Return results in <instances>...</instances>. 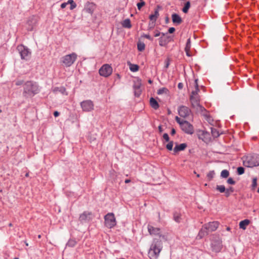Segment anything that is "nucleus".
<instances>
[{"label":"nucleus","instance_id":"obj_20","mask_svg":"<svg viewBox=\"0 0 259 259\" xmlns=\"http://www.w3.org/2000/svg\"><path fill=\"white\" fill-rule=\"evenodd\" d=\"M187 147V144L186 143H182L180 144H178L176 143V146L174 148V154H176L180 151L184 150Z\"/></svg>","mask_w":259,"mask_h":259},{"label":"nucleus","instance_id":"obj_59","mask_svg":"<svg viewBox=\"0 0 259 259\" xmlns=\"http://www.w3.org/2000/svg\"><path fill=\"white\" fill-rule=\"evenodd\" d=\"M198 81V79H195V81H194L195 87H197V88L199 87Z\"/></svg>","mask_w":259,"mask_h":259},{"label":"nucleus","instance_id":"obj_31","mask_svg":"<svg viewBox=\"0 0 259 259\" xmlns=\"http://www.w3.org/2000/svg\"><path fill=\"white\" fill-rule=\"evenodd\" d=\"M76 243H77V242L75 240V239H70L68 241V242H67V243L66 244V246H68V247H74L75 246Z\"/></svg>","mask_w":259,"mask_h":259},{"label":"nucleus","instance_id":"obj_10","mask_svg":"<svg viewBox=\"0 0 259 259\" xmlns=\"http://www.w3.org/2000/svg\"><path fill=\"white\" fill-rule=\"evenodd\" d=\"M37 23V18L32 16L28 18L26 23V29L28 31H33L36 27Z\"/></svg>","mask_w":259,"mask_h":259},{"label":"nucleus","instance_id":"obj_19","mask_svg":"<svg viewBox=\"0 0 259 259\" xmlns=\"http://www.w3.org/2000/svg\"><path fill=\"white\" fill-rule=\"evenodd\" d=\"M141 85V83L139 81L135 82L134 84L133 85L135 96L137 97H139L141 94V90L140 89Z\"/></svg>","mask_w":259,"mask_h":259},{"label":"nucleus","instance_id":"obj_27","mask_svg":"<svg viewBox=\"0 0 259 259\" xmlns=\"http://www.w3.org/2000/svg\"><path fill=\"white\" fill-rule=\"evenodd\" d=\"M191 46V39L189 38L187 40L186 47L185 48V51L186 52V55L188 57L191 56V54L190 53Z\"/></svg>","mask_w":259,"mask_h":259},{"label":"nucleus","instance_id":"obj_17","mask_svg":"<svg viewBox=\"0 0 259 259\" xmlns=\"http://www.w3.org/2000/svg\"><path fill=\"white\" fill-rule=\"evenodd\" d=\"M173 220L177 223H180L182 221V214L180 210H176L172 212Z\"/></svg>","mask_w":259,"mask_h":259},{"label":"nucleus","instance_id":"obj_24","mask_svg":"<svg viewBox=\"0 0 259 259\" xmlns=\"http://www.w3.org/2000/svg\"><path fill=\"white\" fill-rule=\"evenodd\" d=\"M150 105L152 108L157 110L159 107V105L157 100L153 97L150 98Z\"/></svg>","mask_w":259,"mask_h":259},{"label":"nucleus","instance_id":"obj_18","mask_svg":"<svg viewBox=\"0 0 259 259\" xmlns=\"http://www.w3.org/2000/svg\"><path fill=\"white\" fill-rule=\"evenodd\" d=\"M211 246L212 250L215 252H219L222 249L221 242L220 240L212 242Z\"/></svg>","mask_w":259,"mask_h":259},{"label":"nucleus","instance_id":"obj_64","mask_svg":"<svg viewBox=\"0 0 259 259\" xmlns=\"http://www.w3.org/2000/svg\"><path fill=\"white\" fill-rule=\"evenodd\" d=\"M208 134H209L207 132H203L202 135H204V136H205V135H208Z\"/></svg>","mask_w":259,"mask_h":259},{"label":"nucleus","instance_id":"obj_7","mask_svg":"<svg viewBox=\"0 0 259 259\" xmlns=\"http://www.w3.org/2000/svg\"><path fill=\"white\" fill-rule=\"evenodd\" d=\"M112 72V68L109 64L103 65L99 69V73L101 76L108 77Z\"/></svg>","mask_w":259,"mask_h":259},{"label":"nucleus","instance_id":"obj_51","mask_svg":"<svg viewBox=\"0 0 259 259\" xmlns=\"http://www.w3.org/2000/svg\"><path fill=\"white\" fill-rule=\"evenodd\" d=\"M169 64H170V60L168 58H167L165 61L164 67L165 68H167L169 67Z\"/></svg>","mask_w":259,"mask_h":259},{"label":"nucleus","instance_id":"obj_45","mask_svg":"<svg viewBox=\"0 0 259 259\" xmlns=\"http://www.w3.org/2000/svg\"><path fill=\"white\" fill-rule=\"evenodd\" d=\"M257 186V178H254L252 179L251 187L252 189H254Z\"/></svg>","mask_w":259,"mask_h":259},{"label":"nucleus","instance_id":"obj_35","mask_svg":"<svg viewBox=\"0 0 259 259\" xmlns=\"http://www.w3.org/2000/svg\"><path fill=\"white\" fill-rule=\"evenodd\" d=\"M215 189L217 191L220 192V193H224L226 191V188L224 185H217L215 187Z\"/></svg>","mask_w":259,"mask_h":259},{"label":"nucleus","instance_id":"obj_44","mask_svg":"<svg viewBox=\"0 0 259 259\" xmlns=\"http://www.w3.org/2000/svg\"><path fill=\"white\" fill-rule=\"evenodd\" d=\"M155 22L154 21H150L148 25V30H150L153 29L155 26Z\"/></svg>","mask_w":259,"mask_h":259},{"label":"nucleus","instance_id":"obj_11","mask_svg":"<svg viewBox=\"0 0 259 259\" xmlns=\"http://www.w3.org/2000/svg\"><path fill=\"white\" fill-rule=\"evenodd\" d=\"M92 220V213L88 211H85L80 214L79 217V222L83 224L89 223Z\"/></svg>","mask_w":259,"mask_h":259},{"label":"nucleus","instance_id":"obj_58","mask_svg":"<svg viewBox=\"0 0 259 259\" xmlns=\"http://www.w3.org/2000/svg\"><path fill=\"white\" fill-rule=\"evenodd\" d=\"M53 114H54V116L55 117H58L60 115V113L57 111H54Z\"/></svg>","mask_w":259,"mask_h":259},{"label":"nucleus","instance_id":"obj_48","mask_svg":"<svg viewBox=\"0 0 259 259\" xmlns=\"http://www.w3.org/2000/svg\"><path fill=\"white\" fill-rule=\"evenodd\" d=\"M142 36L145 38H147L148 39H149L151 41H153V37H152L149 34H143L142 35Z\"/></svg>","mask_w":259,"mask_h":259},{"label":"nucleus","instance_id":"obj_16","mask_svg":"<svg viewBox=\"0 0 259 259\" xmlns=\"http://www.w3.org/2000/svg\"><path fill=\"white\" fill-rule=\"evenodd\" d=\"M209 231L208 230V229H207L206 227L205 226V225H203L202 226V228L199 231L198 234L197 236V238L200 239L203 238L204 236H207L208 233Z\"/></svg>","mask_w":259,"mask_h":259},{"label":"nucleus","instance_id":"obj_50","mask_svg":"<svg viewBox=\"0 0 259 259\" xmlns=\"http://www.w3.org/2000/svg\"><path fill=\"white\" fill-rule=\"evenodd\" d=\"M176 121L180 124V126H181V124L183 123V120H181L180 118L178 116L176 117Z\"/></svg>","mask_w":259,"mask_h":259},{"label":"nucleus","instance_id":"obj_2","mask_svg":"<svg viewBox=\"0 0 259 259\" xmlns=\"http://www.w3.org/2000/svg\"><path fill=\"white\" fill-rule=\"evenodd\" d=\"M40 91V88L36 82L27 81L23 84L22 95L25 99L31 98L38 94Z\"/></svg>","mask_w":259,"mask_h":259},{"label":"nucleus","instance_id":"obj_36","mask_svg":"<svg viewBox=\"0 0 259 259\" xmlns=\"http://www.w3.org/2000/svg\"><path fill=\"white\" fill-rule=\"evenodd\" d=\"M215 175V172L214 170H210L207 174V179L208 181H210L212 180L214 176Z\"/></svg>","mask_w":259,"mask_h":259},{"label":"nucleus","instance_id":"obj_40","mask_svg":"<svg viewBox=\"0 0 259 259\" xmlns=\"http://www.w3.org/2000/svg\"><path fill=\"white\" fill-rule=\"evenodd\" d=\"M245 169L243 167L239 166L237 168V173L238 175H241L244 173Z\"/></svg>","mask_w":259,"mask_h":259},{"label":"nucleus","instance_id":"obj_55","mask_svg":"<svg viewBox=\"0 0 259 259\" xmlns=\"http://www.w3.org/2000/svg\"><path fill=\"white\" fill-rule=\"evenodd\" d=\"M161 33H160V31H158V30H156L154 32V36L155 37H157V36H159Z\"/></svg>","mask_w":259,"mask_h":259},{"label":"nucleus","instance_id":"obj_6","mask_svg":"<svg viewBox=\"0 0 259 259\" xmlns=\"http://www.w3.org/2000/svg\"><path fill=\"white\" fill-rule=\"evenodd\" d=\"M77 59V55L75 53L65 55L62 58V62L66 67L72 65Z\"/></svg>","mask_w":259,"mask_h":259},{"label":"nucleus","instance_id":"obj_54","mask_svg":"<svg viewBox=\"0 0 259 259\" xmlns=\"http://www.w3.org/2000/svg\"><path fill=\"white\" fill-rule=\"evenodd\" d=\"M224 193H225V196L226 197H229L231 195V193H230L229 191H228L226 189V191L224 192Z\"/></svg>","mask_w":259,"mask_h":259},{"label":"nucleus","instance_id":"obj_8","mask_svg":"<svg viewBox=\"0 0 259 259\" xmlns=\"http://www.w3.org/2000/svg\"><path fill=\"white\" fill-rule=\"evenodd\" d=\"M180 127L181 130L187 134L192 135L194 132L193 126L187 120L183 121Z\"/></svg>","mask_w":259,"mask_h":259},{"label":"nucleus","instance_id":"obj_43","mask_svg":"<svg viewBox=\"0 0 259 259\" xmlns=\"http://www.w3.org/2000/svg\"><path fill=\"white\" fill-rule=\"evenodd\" d=\"M68 3L70 4V10H73L76 7V4L73 0H69Z\"/></svg>","mask_w":259,"mask_h":259},{"label":"nucleus","instance_id":"obj_62","mask_svg":"<svg viewBox=\"0 0 259 259\" xmlns=\"http://www.w3.org/2000/svg\"><path fill=\"white\" fill-rule=\"evenodd\" d=\"M166 40H169V41H170L171 37L170 36H166L165 37H164Z\"/></svg>","mask_w":259,"mask_h":259},{"label":"nucleus","instance_id":"obj_28","mask_svg":"<svg viewBox=\"0 0 259 259\" xmlns=\"http://www.w3.org/2000/svg\"><path fill=\"white\" fill-rule=\"evenodd\" d=\"M122 26L124 28H131L132 27V24L130 19L127 18L124 20L121 23Z\"/></svg>","mask_w":259,"mask_h":259},{"label":"nucleus","instance_id":"obj_34","mask_svg":"<svg viewBox=\"0 0 259 259\" xmlns=\"http://www.w3.org/2000/svg\"><path fill=\"white\" fill-rule=\"evenodd\" d=\"M137 48L138 51L142 52L145 50V45L144 42L139 41L137 44Z\"/></svg>","mask_w":259,"mask_h":259},{"label":"nucleus","instance_id":"obj_13","mask_svg":"<svg viewBox=\"0 0 259 259\" xmlns=\"http://www.w3.org/2000/svg\"><path fill=\"white\" fill-rule=\"evenodd\" d=\"M96 8V5L93 3L88 2L84 6V11L92 15Z\"/></svg>","mask_w":259,"mask_h":259},{"label":"nucleus","instance_id":"obj_57","mask_svg":"<svg viewBox=\"0 0 259 259\" xmlns=\"http://www.w3.org/2000/svg\"><path fill=\"white\" fill-rule=\"evenodd\" d=\"M68 4V2L67 3H62L61 5V8L62 9H64L65 8L66 6Z\"/></svg>","mask_w":259,"mask_h":259},{"label":"nucleus","instance_id":"obj_21","mask_svg":"<svg viewBox=\"0 0 259 259\" xmlns=\"http://www.w3.org/2000/svg\"><path fill=\"white\" fill-rule=\"evenodd\" d=\"M171 18L172 22L176 25H179L182 22L181 17L176 13L171 15Z\"/></svg>","mask_w":259,"mask_h":259},{"label":"nucleus","instance_id":"obj_49","mask_svg":"<svg viewBox=\"0 0 259 259\" xmlns=\"http://www.w3.org/2000/svg\"><path fill=\"white\" fill-rule=\"evenodd\" d=\"M163 138L165 140L166 142H169V138L168 135L167 133H164L163 135Z\"/></svg>","mask_w":259,"mask_h":259},{"label":"nucleus","instance_id":"obj_38","mask_svg":"<svg viewBox=\"0 0 259 259\" xmlns=\"http://www.w3.org/2000/svg\"><path fill=\"white\" fill-rule=\"evenodd\" d=\"M229 171L227 169H224L221 173V177L223 178H227L229 176Z\"/></svg>","mask_w":259,"mask_h":259},{"label":"nucleus","instance_id":"obj_37","mask_svg":"<svg viewBox=\"0 0 259 259\" xmlns=\"http://www.w3.org/2000/svg\"><path fill=\"white\" fill-rule=\"evenodd\" d=\"M169 92L168 90L166 88H162L159 89L157 91V94L158 95H161L162 94H167Z\"/></svg>","mask_w":259,"mask_h":259},{"label":"nucleus","instance_id":"obj_23","mask_svg":"<svg viewBox=\"0 0 259 259\" xmlns=\"http://www.w3.org/2000/svg\"><path fill=\"white\" fill-rule=\"evenodd\" d=\"M160 8L159 6H157V8L154 10V13L153 14H151L149 16V19L150 21H156L157 18L159 16V9Z\"/></svg>","mask_w":259,"mask_h":259},{"label":"nucleus","instance_id":"obj_46","mask_svg":"<svg viewBox=\"0 0 259 259\" xmlns=\"http://www.w3.org/2000/svg\"><path fill=\"white\" fill-rule=\"evenodd\" d=\"M24 83L25 82L23 80L17 79L15 81V84L17 86L24 84Z\"/></svg>","mask_w":259,"mask_h":259},{"label":"nucleus","instance_id":"obj_3","mask_svg":"<svg viewBox=\"0 0 259 259\" xmlns=\"http://www.w3.org/2000/svg\"><path fill=\"white\" fill-rule=\"evenodd\" d=\"M243 165L248 167L259 166V155L249 154L243 157Z\"/></svg>","mask_w":259,"mask_h":259},{"label":"nucleus","instance_id":"obj_15","mask_svg":"<svg viewBox=\"0 0 259 259\" xmlns=\"http://www.w3.org/2000/svg\"><path fill=\"white\" fill-rule=\"evenodd\" d=\"M190 100L191 106L194 108H197V107L200 105L199 96H190Z\"/></svg>","mask_w":259,"mask_h":259},{"label":"nucleus","instance_id":"obj_26","mask_svg":"<svg viewBox=\"0 0 259 259\" xmlns=\"http://www.w3.org/2000/svg\"><path fill=\"white\" fill-rule=\"evenodd\" d=\"M250 221L248 219H245L240 222L239 226L240 229L245 230L247 226L249 224Z\"/></svg>","mask_w":259,"mask_h":259},{"label":"nucleus","instance_id":"obj_60","mask_svg":"<svg viewBox=\"0 0 259 259\" xmlns=\"http://www.w3.org/2000/svg\"><path fill=\"white\" fill-rule=\"evenodd\" d=\"M176 130L175 128H172L171 130L170 134L173 136L176 134Z\"/></svg>","mask_w":259,"mask_h":259},{"label":"nucleus","instance_id":"obj_56","mask_svg":"<svg viewBox=\"0 0 259 259\" xmlns=\"http://www.w3.org/2000/svg\"><path fill=\"white\" fill-rule=\"evenodd\" d=\"M178 88L179 89L181 90L183 88V84L182 82H179L178 85Z\"/></svg>","mask_w":259,"mask_h":259},{"label":"nucleus","instance_id":"obj_9","mask_svg":"<svg viewBox=\"0 0 259 259\" xmlns=\"http://www.w3.org/2000/svg\"><path fill=\"white\" fill-rule=\"evenodd\" d=\"M80 106L82 110L84 112H90L94 109V105L90 100H87L80 103Z\"/></svg>","mask_w":259,"mask_h":259},{"label":"nucleus","instance_id":"obj_22","mask_svg":"<svg viewBox=\"0 0 259 259\" xmlns=\"http://www.w3.org/2000/svg\"><path fill=\"white\" fill-rule=\"evenodd\" d=\"M53 93H54L55 94L57 93L58 92H59L61 94H62V95H68V93L66 92V90L65 88L64 87H55L53 89Z\"/></svg>","mask_w":259,"mask_h":259},{"label":"nucleus","instance_id":"obj_52","mask_svg":"<svg viewBox=\"0 0 259 259\" xmlns=\"http://www.w3.org/2000/svg\"><path fill=\"white\" fill-rule=\"evenodd\" d=\"M226 190L231 193L234 192L235 190L234 188L232 187H230L229 188H227Z\"/></svg>","mask_w":259,"mask_h":259},{"label":"nucleus","instance_id":"obj_39","mask_svg":"<svg viewBox=\"0 0 259 259\" xmlns=\"http://www.w3.org/2000/svg\"><path fill=\"white\" fill-rule=\"evenodd\" d=\"M145 5V2L143 0H140V2L137 3V6L139 10Z\"/></svg>","mask_w":259,"mask_h":259},{"label":"nucleus","instance_id":"obj_12","mask_svg":"<svg viewBox=\"0 0 259 259\" xmlns=\"http://www.w3.org/2000/svg\"><path fill=\"white\" fill-rule=\"evenodd\" d=\"M178 111L179 115L183 117L188 116L191 113L190 109L185 106H180L178 109Z\"/></svg>","mask_w":259,"mask_h":259},{"label":"nucleus","instance_id":"obj_42","mask_svg":"<svg viewBox=\"0 0 259 259\" xmlns=\"http://www.w3.org/2000/svg\"><path fill=\"white\" fill-rule=\"evenodd\" d=\"M195 90L191 92V94L190 96H199L198 95V93L200 91V90L199 89V87H195Z\"/></svg>","mask_w":259,"mask_h":259},{"label":"nucleus","instance_id":"obj_5","mask_svg":"<svg viewBox=\"0 0 259 259\" xmlns=\"http://www.w3.org/2000/svg\"><path fill=\"white\" fill-rule=\"evenodd\" d=\"M105 225L108 228H113L116 224V219L113 213H108L104 217Z\"/></svg>","mask_w":259,"mask_h":259},{"label":"nucleus","instance_id":"obj_41","mask_svg":"<svg viewBox=\"0 0 259 259\" xmlns=\"http://www.w3.org/2000/svg\"><path fill=\"white\" fill-rule=\"evenodd\" d=\"M173 145H174V141H169L168 142V143L166 145V148L168 151H171L172 149Z\"/></svg>","mask_w":259,"mask_h":259},{"label":"nucleus","instance_id":"obj_53","mask_svg":"<svg viewBox=\"0 0 259 259\" xmlns=\"http://www.w3.org/2000/svg\"><path fill=\"white\" fill-rule=\"evenodd\" d=\"M175 28L174 27H170L168 30L169 33H172L175 31Z\"/></svg>","mask_w":259,"mask_h":259},{"label":"nucleus","instance_id":"obj_47","mask_svg":"<svg viewBox=\"0 0 259 259\" xmlns=\"http://www.w3.org/2000/svg\"><path fill=\"white\" fill-rule=\"evenodd\" d=\"M227 182L228 184L230 185H235L236 184V182L232 178H229Z\"/></svg>","mask_w":259,"mask_h":259},{"label":"nucleus","instance_id":"obj_14","mask_svg":"<svg viewBox=\"0 0 259 259\" xmlns=\"http://www.w3.org/2000/svg\"><path fill=\"white\" fill-rule=\"evenodd\" d=\"M205 225L207 229H208L209 232H211L215 231L218 229L219 226V223L217 221H214L205 224Z\"/></svg>","mask_w":259,"mask_h":259},{"label":"nucleus","instance_id":"obj_63","mask_svg":"<svg viewBox=\"0 0 259 259\" xmlns=\"http://www.w3.org/2000/svg\"><path fill=\"white\" fill-rule=\"evenodd\" d=\"M130 182H131V180H130V179H126V180H125V183H130Z\"/></svg>","mask_w":259,"mask_h":259},{"label":"nucleus","instance_id":"obj_4","mask_svg":"<svg viewBox=\"0 0 259 259\" xmlns=\"http://www.w3.org/2000/svg\"><path fill=\"white\" fill-rule=\"evenodd\" d=\"M17 50L22 60H28L30 58L31 52L30 50L23 45H19L17 47Z\"/></svg>","mask_w":259,"mask_h":259},{"label":"nucleus","instance_id":"obj_25","mask_svg":"<svg viewBox=\"0 0 259 259\" xmlns=\"http://www.w3.org/2000/svg\"><path fill=\"white\" fill-rule=\"evenodd\" d=\"M162 36H161L159 38V44L161 47H164L166 46L168 43L169 42V40H166L164 36L165 34L164 33H161Z\"/></svg>","mask_w":259,"mask_h":259},{"label":"nucleus","instance_id":"obj_33","mask_svg":"<svg viewBox=\"0 0 259 259\" xmlns=\"http://www.w3.org/2000/svg\"><path fill=\"white\" fill-rule=\"evenodd\" d=\"M211 133L213 138H218L220 136L218 130L215 128H211Z\"/></svg>","mask_w":259,"mask_h":259},{"label":"nucleus","instance_id":"obj_29","mask_svg":"<svg viewBox=\"0 0 259 259\" xmlns=\"http://www.w3.org/2000/svg\"><path fill=\"white\" fill-rule=\"evenodd\" d=\"M128 64L129 65L130 69L132 72H137L139 69V66L135 64H132L131 62L128 63Z\"/></svg>","mask_w":259,"mask_h":259},{"label":"nucleus","instance_id":"obj_30","mask_svg":"<svg viewBox=\"0 0 259 259\" xmlns=\"http://www.w3.org/2000/svg\"><path fill=\"white\" fill-rule=\"evenodd\" d=\"M197 110H199L201 112H204L203 115L206 117L207 118L209 117V115L207 114V111L206 110V109L203 107L202 106L200 105L199 106L197 107V108H196Z\"/></svg>","mask_w":259,"mask_h":259},{"label":"nucleus","instance_id":"obj_1","mask_svg":"<svg viewBox=\"0 0 259 259\" xmlns=\"http://www.w3.org/2000/svg\"><path fill=\"white\" fill-rule=\"evenodd\" d=\"M147 228L150 235H158L159 237V239L155 238L153 239L148 251V256L150 259H157L162 249V243L160 239L162 238L163 240H166V238L164 235L160 234V228H155L150 225H148Z\"/></svg>","mask_w":259,"mask_h":259},{"label":"nucleus","instance_id":"obj_32","mask_svg":"<svg viewBox=\"0 0 259 259\" xmlns=\"http://www.w3.org/2000/svg\"><path fill=\"white\" fill-rule=\"evenodd\" d=\"M190 7V2L189 1L187 2L182 9V11L184 13H187L188 10Z\"/></svg>","mask_w":259,"mask_h":259},{"label":"nucleus","instance_id":"obj_61","mask_svg":"<svg viewBox=\"0 0 259 259\" xmlns=\"http://www.w3.org/2000/svg\"><path fill=\"white\" fill-rule=\"evenodd\" d=\"M158 130L159 133H162L163 132V129L162 128V126L161 125L158 126Z\"/></svg>","mask_w":259,"mask_h":259}]
</instances>
